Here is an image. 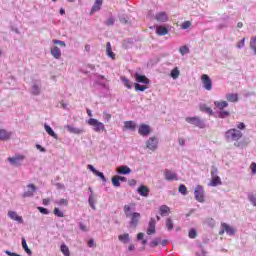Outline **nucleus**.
Instances as JSON below:
<instances>
[{
	"instance_id": "1",
	"label": "nucleus",
	"mask_w": 256,
	"mask_h": 256,
	"mask_svg": "<svg viewBox=\"0 0 256 256\" xmlns=\"http://www.w3.org/2000/svg\"><path fill=\"white\" fill-rule=\"evenodd\" d=\"M245 123L239 122L237 124V128L229 129L225 132V139L229 143L234 142L235 147H241V143L239 141L243 138V130H245Z\"/></svg>"
},
{
	"instance_id": "2",
	"label": "nucleus",
	"mask_w": 256,
	"mask_h": 256,
	"mask_svg": "<svg viewBox=\"0 0 256 256\" xmlns=\"http://www.w3.org/2000/svg\"><path fill=\"white\" fill-rule=\"evenodd\" d=\"M87 123L90 125V127H94L95 133H101V131H105V124L99 122V120L95 118H90Z\"/></svg>"
},
{
	"instance_id": "3",
	"label": "nucleus",
	"mask_w": 256,
	"mask_h": 256,
	"mask_svg": "<svg viewBox=\"0 0 256 256\" xmlns=\"http://www.w3.org/2000/svg\"><path fill=\"white\" fill-rule=\"evenodd\" d=\"M157 147H159V139L157 137L152 136L146 141V149L157 151Z\"/></svg>"
},
{
	"instance_id": "4",
	"label": "nucleus",
	"mask_w": 256,
	"mask_h": 256,
	"mask_svg": "<svg viewBox=\"0 0 256 256\" xmlns=\"http://www.w3.org/2000/svg\"><path fill=\"white\" fill-rule=\"evenodd\" d=\"M8 161H9V163H11V165H14L15 167H20L21 163H23V161H25V155L16 154L13 157H9Z\"/></svg>"
},
{
	"instance_id": "5",
	"label": "nucleus",
	"mask_w": 256,
	"mask_h": 256,
	"mask_svg": "<svg viewBox=\"0 0 256 256\" xmlns=\"http://www.w3.org/2000/svg\"><path fill=\"white\" fill-rule=\"evenodd\" d=\"M201 82H202L204 89H206V91H211V89H213V80H211L209 75L203 74L201 76Z\"/></svg>"
},
{
	"instance_id": "6",
	"label": "nucleus",
	"mask_w": 256,
	"mask_h": 256,
	"mask_svg": "<svg viewBox=\"0 0 256 256\" xmlns=\"http://www.w3.org/2000/svg\"><path fill=\"white\" fill-rule=\"evenodd\" d=\"M194 195H195L196 201H198L199 203H203V201H205V194L203 191V186H201V185L196 186Z\"/></svg>"
},
{
	"instance_id": "7",
	"label": "nucleus",
	"mask_w": 256,
	"mask_h": 256,
	"mask_svg": "<svg viewBox=\"0 0 256 256\" xmlns=\"http://www.w3.org/2000/svg\"><path fill=\"white\" fill-rule=\"evenodd\" d=\"M186 122L190 123L191 125H195V127H199L200 129L205 128V123H203L201 119L197 116L187 117Z\"/></svg>"
},
{
	"instance_id": "8",
	"label": "nucleus",
	"mask_w": 256,
	"mask_h": 256,
	"mask_svg": "<svg viewBox=\"0 0 256 256\" xmlns=\"http://www.w3.org/2000/svg\"><path fill=\"white\" fill-rule=\"evenodd\" d=\"M221 227L222 229L219 231V235H224L225 233H227V235H235V229L229 224L221 223Z\"/></svg>"
},
{
	"instance_id": "9",
	"label": "nucleus",
	"mask_w": 256,
	"mask_h": 256,
	"mask_svg": "<svg viewBox=\"0 0 256 256\" xmlns=\"http://www.w3.org/2000/svg\"><path fill=\"white\" fill-rule=\"evenodd\" d=\"M138 133L142 137H147V135L151 134V126L147 124H141L138 128Z\"/></svg>"
},
{
	"instance_id": "10",
	"label": "nucleus",
	"mask_w": 256,
	"mask_h": 256,
	"mask_svg": "<svg viewBox=\"0 0 256 256\" xmlns=\"http://www.w3.org/2000/svg\"><path fill=\"white\" fill-rule=\"evenodd\" d=\"M141 219V213L133 212L130 214V225L131 227H136L139 225V220Z\"/></svg>"
},
{
	"instance_id": "11",
	"label": "nucleus",
	"mask_w": 256,
	"mask_h": 256,
	"mask_svg": "<svg viewBox=\"0 0 256 256\" xmlns=\"http://www.w3.org/2000/svg\"><path fill=\"white\" fill-rule=\"evenodd\" d=\"M164 177L166 181H179L177 174L169 169L164 170Z\"/></svg>"
},
{
	"instance_id": "12",
	"label": "nucleus",
	"mask_w": 256,
	"mask_h": 256,
	"mask_svg": "<svg viewBox=\"0 0 256 256\" xmlns=\"http://www.w3.org/2000/svg\"><path fill=\"white\" fill-rule=\"evenodd\" d=\"M87 169H89L90 171H92V173H94L96 175V177H100V179L104 182L107 183V178H105V175L103 174V172H99L97 169H95V167H93V165L89 164L87 166Z\"/></svg>"
},
{
	"instance_id": "13",
	"label": "nucleus",
	"mask_w": 256,
	"mask_h": 256,
	"mask_svg": "<svg viewBox=\"0 0 256 256\" xmlns=\"http://www.w3.org/2000/svg\"><path fill=\"white\" fill-rule=\"evenodd\" d=\"M155 20L158 21V23H167V21H169V16H167L166 12H158L155 15Z\"/></svg>"
},
{
	"instance_id": "14",
	"label": "nucleus",
	"mask_w": 256,
	"mask_h": 256,
	"mask_svg": "<svg viewBox=\"0 0 256 256\" xmlns=\"http://www.w3.org/2000/svg\"><path fill=\"white\" fill-rule=\"evenodd\" d=\"M27 188L29 190L24 192L22 197H33V195H35V191H37V187L35 186V184H28Z\"/></svg>"
},
{
	"instance_id": "15",
	"label": "nucleus",
	"mask_w": 256,
	"mask_h": 256,
	"mask_svg": "<svg viewBox=\"0 0 256 256\" xmlns=\"http://www.w3.org/2000/svg\"><path fill=\"white\" fill-rule=\"evenodd\" d=\"M134 77L137 83H143L144 85H149V78H147V76L136 73Z\"/></svg>"
},
{
	"instance_id": "16",
	"label": "nucleus",
	"mask_w": 256,
	"mask_h": 256,
	"mask_svg": "<svg viewBox=\"0 0 256 256\" xmlns=\"http://www.w3.org/2000/svg\"><path fill=\"white\" fill-rule=\"evenodd\" d=\"M133 211H135V203H130L124 206V213L126 217H131V215H133Z\"/></svg>"
},
{
	"instance_id": "17",
	"label": "nucleus",
	"mask_w": 256,
	"mask_h": 256,
	"mask_svg": "<svg viewBox=\"0 0 256 256\" xmlns=\"http://www.w3.org/2000/svg\"><path fill=\"white\" fill-rule=\"evenodd\" d=\"M155 225V218H151L147 229V235H154V233L157 232V230L155 229Z\"/></svg>"
},
{
	"instance_id": "18",
	"label": "nucleus",
	"mask_w": 256,
	"mask_h": 256,
	"mask_svg": "<svg viewBox=\"0 0 256 256\" xmlns=\"http://www.w3.org/2000/svg\"><path fill=\"white\" fill-rule=\"evenodd\" d=\"M11 135H13V133L5 129H0V141H9V139H11Z\"/></svg>"
},
{
	"instance_id": "19",
	"label": "nucleus",
	"mask_w": 256,
	"mask_h": 256,
	"mask_svg": "<svg viewBox=\"0 0 256 256\" xmlns=\"http://www.w3.org/2000/svg\"><path fill=\"white\" fill-rule=\"evenodd\" d=\"M137 129V124L134 121L124 122V131H135Z\"/></svg>"
},
{
	"instance_id": "20",
	"label": "nucleus",
	"mask_w": 256,
	"mask_h": 256,
	"mask_svg": "<svg viewBox=\"0 0 256 256\" xmlns=\"http://www.w3.org/2000/svg\"><path fill=\"white\" fill-rule=\"evenodd\" d=\"M8 217H10L12 221H17V223H23V217L19 216L15 211H9Z\"/></svg>"
},
{
	"instance_id": "21",
	"label": "nucleus",
	"mask_w": 256,
	"mask_h": 256,
	"mask_svg": "<svg viewBox=\"0 0 256 256\" xmlns=\"http://www.w3.org/2000/svg\"><path fill=\"white\" fill-rule=\"evenodd\" d=\"M118 175H129L131 173V168L129 166L121 165L117 168Z\"/></svg>"
},
{
	"instance_id": "22",
	"label": "nucleus",
	"mask_w": 256,
	"mask_h": 256,
	"mask_svg": "<svg viewBox=\"0 0 256 256\" xmlns=\"http://www.w3.org/2000/svg\"><path fill=\"white\" fill-rule=\"evenodd\" d=\"M159 213L161 217H167V215L171 213V208H169L167 205H161L159 207Z\"/></svg>"
},
{
	"instance_id": "23",
	"label": "nucleus",
	"mask_w": 256,
	"mask_h": 256,
	"mask_svg": "<svg viewBox=\"0 0 256 256\" xmlns=\"http://www.w3.org/2000/svg\"><path fill=\"white\" fill-rule=\"evenodd\" d=\"M51 55L54 57V59H61V49L57 46H53L50 49Z\"/></svg>"
},
{
	"instance_id": "24",
	"label": "nucleus",
	"mask_w": 256,
	"mask_h": 256,
	"mask_svg": "<svg viewBox=\"0 0 256 256\" xmlns=\"http://www.w3.org/2000/svg\"><path fill=\"white\" fill-rule=\"evenodd\" d=\"M214 105L216 108L219 109V111H223L225 107H229V103L225 100L222 101H214Z\"/></svg>"
},
{
	"instance_id": "25",
	"label": "nucleus",
	"mask_w": 256,
	"mask_h": 256,
	"mask_svg": "<svg viewBox=\"0 0 256 256\" xmlns=\"http://www.w3.org/2000/svg\"><path fill=\"white\" fill-rule=\"evenodd\" d=\"M102 5H103V0H96L94 2V5L92 6L91 15H93V13H97V11H100Z\"/></svg>"
},
{
	"instance_id": "26",
	"label": "nucleus",
	"mask_w": 256,
	"mask_h": 256,
	"mask_svg": "<svg viewBox=\"0 0 256 256\" xmlns=\"http://www.w3.org/2000/svg\"><path fill=\"white\" fill-rule=\"evenodd\" d=\"M169 33V29L165 26H157L156 27V34H158L160 37H163Z\"/></svg>"
},
{
	"instance_id": "27",
	"label": "nucleus",
	"mask_w": 256,
	"mask_h": 256,
	"mask_svg": "<svg viewBox=\"0 0 256 256\" xmlns=\"http://www.w3.org/2000/svg\"><path fill=\"white\" fill-rule=\"evenodd\" d=\"M138 193L141 195V197H149V188L145 185H141L138 188Z\"/></svg>"
},
{
	"instance_id": "28",
	"label": "nucleus",
	"mask_w": 256,
	"mask_h": 256,
	"mask_svg": "<svg viewBox=\"0 0 256 256\" xmlns=\"http://www.w3.org/2000/svg\"><path fill=\"white\" fill-rule=\"evenodd\" d=\"M66 129H67V131H69V133H73L74 135H81V133H83V129L76 128L71 125H67Z\"/></svg>"
},
{
	"instance_id": "29",
	"label": "nucleus",
	"mask_w": 256,
	"mask_h": 256,
	"mask_svg": "<svg viewBox=\"0 0 256 256\" xmlns=\"http://www.w3.org/2000/svg\"><path fill=\"white\" fill-rule=\"evenodd\" d=\"M106 54L110 57V59L115 60V54L113 52V48L111 47V42L106 43Z\"/></svg>"
},
{
	"instance_id": "30",
	"label": "nucleus",
	"mask_w": 256,
	"mask_h": 256,
	"mask_svg": "<svg viewBox=\"0 0 256 256\" xmlns=\"http://www.w3.org/2000/svg\"><path fill=\"white\" fill-rule=\"evenodd\" d=\"M223 182H221V178L219 176H212V179L210 181L211 187H217L218 185H222Z\"/></svg>"
},
{
	"instance_id": "31",
	"label": "nucleus",
	"mask_w": 256,
	"mask_h": 256,
	"mask_svg": "<svg viewBox=\"0 0 256 256\" xmlns=\"http://www.w3.org/2000/svg\"><path fill=\"white\" fill-rule=\"evenodd\" d=\"M44 129H45L46 133H48V135H50V137L57 139V134L55 133V131H53V128H51V126L45 124Z\"/></svg>"
},
{
	"instance_id": "32",
	"label": "nucleus",
	"mask_w": 256,
	"mask_h": 256,
	"mask_svg": "<svg viewBox=\"0 0 256 256\" xmlns=\"http://www.w3.org/2000/svg\"><path fill=\"white\" fill-rule=\"evenodd\" d=\"M226 99L230 103H237V101H239V96L237 94H227Z\"/></svg>"
},
{
	"instance_id": "33",
	"label": "nucleus",
	"mask_w": 256,
	"mask_h": 256,
	"mask_svg": "<svg viewBox=\"0 0 256 256\" xmlns=\"http://www.w3.org/2000/svg\"><path fill=\"white\" fill-rule=\"evenodd\" d=\"M166 228L168 231H173L175 229V224H173V220L171 218L166 219Z\"/></svg>"
},
{
	"instance_id": "34",
	"label": "nucleus",
	"mask_w": 256,
	"mask_h": 256,
	"mask_svg": "<svg viewBox=\"0 0 256 256\" xmlns=\"http://www.w3.org/2000/svg\"><path fill=\"white\" fill-rule=\"evenodd\" d=\"M60 251L61 253H63L64 256H71V252H69V247H67V245L62 244L60 246Z\"/></svg>"
},
{
	"instance_id": "35",
	"label": "nucleus",
	"mask_w": 256,
	"mask_h": 256,
	"mask_svg": "<svg viewBox=\"0 0 256 256\" xmlns=\"http://www.w3.org/2000/svg\"><path fill=\"white\" fill-rule=\"evenodd\" d=\"M22 247L27 255H32L31 249H29V246H27V241L25 240V238H22Z\"/></svg>"
},
{
	"instance_id": "36",
	"label": "nucleus",
	"mask_w": 256,
	"mask_h": 256,
	"mask_svg": "<svg viewBox=\"0 0 256 256\" xmlns=\"http://www.w3.org/2000/svg\"><path fill=\"white\" fill-rule=\"evenodd\" d=\"M200 111H205L206 113L213 115V109L205 104L200 106Z\"/></svg>"
},
{
	"instance_id": "37",
	"label": "nucleus",
	"mask_w": 256,
	"mask_h": 256,
	"mask_svg": "<svg viewBox=\"0 0 256 256\" xmlns=\"http://www.w3.org/2000/svg\"><path fill=\"white\" fill-rule=\"evenodd\" d=\"M119 241L122 243H129V234L125 233L118 236Z\"/></svg>"
},
{
	"instance_id": "38",
	"label": "nucleus",
	"mask_w": 256,
	"mask_h": 256,
	"mask_svg": "<svg viewBox=\"0 0 256 256\" xmlns=\"http://www.w3.org/2000/svg\"><path fill=\"white\" fill-rule=\"evenodd\" d=\"M121 81H122V83H124V85L127 87V89H132L133 83H131V81H129V79H127L126 77H122Z\"/></svg>"
},
{
	"instance_id": "39",
	"label": "nucleus",
	"mask_w": 256,
	"mask_h": 256,
	"mask_svg": "<svg viewBox=\"0 0 256 256\" xmlns=\"http://www.w3.org/2000/svg\"><path fill=\"white\" fill-rule=\"evenodd\" d=\"M171 77L172 79H178L179 78V75H181V72L179 71L178 68H174L172 71H171Z\"/></svg>"
},
{
	"instance_id": "40",
	"label": "nucleus",
	"mask_w": 256,
	"mask_h": 256,
	"mask_svg": "<svg viewBox=\"0 0 256 256\" xmlns=\"http://www.w3.org/2000/svg\"><path fill=\"white\" fill-rule=\"evenodd\" d=\"M179 53H180L181 55H187V54H189V53H190L189 47H187V45L180 47V48H179Z\"/></svg>"
},
{
	"instance_id": "41",
	"label": "nucleus",
	"mask_w": 256,
	"mask_h": 256,
	"mask_svg": "<svg viewBox=\"0 0 256 256\" xmlns=\"http://www.w3.org/2000/svg\"><path fill=\"white\" fill-rule=\"evenodd\" d=\"M250 49L254 50L256 55V36L252 37L250 40Z\"/></svg>"
},
{
	"instance_id": "42",
	"label": "nucleus",
	"mask_w": 256,
	"mask_h": 256,
	"mask_svg": "<svg viewBox=\"0 0 256 256\" xmlns=\"http://www.w3.org/2000/svg\"><path fill=\"white\" fill-rule=\"evenodd\" d=\"M112 185L114 187H121V182L119 180V178L116 176L112 177Z\"/></svg>"
},
{
	"instance_id": "43",
	"label": "nucleus",
	"mask_w": 256,
	"mask_h": 256,
	"mask_svg": "<svg viewBox=\"0 0 256 256\" xmlns=\"http://www.w3.org/2000/svg\"><path fill=\"white\" fill-rule=\"evenodd\" d=\"M134 87H135V91H145V90H147L146 85H141L139 83H135Z\"/></svg>"
},
{
	"instance_id": "44",
	"label": "nucleus",
	"mask_w": 256,
	"mask_h": 256,
	"mask_svg": "<svg viewBox=\"0 0 256 256\" xmlns=\"http://www.w3.org/2000/svg\"><path fill=\"white\" fill-rule=\"evenodd\" d=\"M188 237L189 239L197 238V230H195L194 228L190 229V231L188 232Z\"/></svg>"
},
{
	"instance_id": "45",
	"label": "nucleus",
	"mask_w": 256,
	"mask_h": 256,
	"mask_svg": "<svg viewBox=\"0 0 256 256\" xmlns=\"http://www.w3.org/2000/svg\"><path fill=\"white\" fill-rule=\"evenodd\" d=\"M229 115H231L229 111L220 110L218 117H220V119H225V117H229Z\"/></svg>"
},
{
	"instance_id": "46",
	"label": "nucleus",
	"mask_w": 256,
	"mask_h": 256,
	"mask_svg": "<svg viewBox=\"0 0 256 256\" xmlns=\"http://www.w3.org/2000/svg\"><path fill=\"white\" fill-rule=\"evenodd\" d=\"M178 191L182 195H187V186H185V184H181L178 188Z\"/></svg>"
},
{
	"instance_id": "47",
	"label": "nucleus",
	"mask_w": 256,
	"mask_h": 256,
	"mask_svg": "<svg viewBox=\"0 0 256 256\" xmlns=\"http://www.w3.org/2000/svg\"><path fill=\"white\" fill-rule=\"evenodd\" d=\"M88 203L92 209H95V197H93V195L89 197Z\"/></svg>"
},
{
	"instance_id": "48",
	"label": "nucleus",
	"mask_w": 256,
	"mask_h": 256,
	"mask_svg": "<svg viewBox=\"0 0 256 256\" xmlns=\"http://www.w3.org/2000/svg\"><path fill=\"white\" fill-rule=\"evenodd\" d=\"M54 215H56V217H65V214H63V212L60 211L59 208H54Z\"/></svg>"
},
{
	"instance_id": "49",
	"label": "nucleus",
	"mask_w": 256,
	"mask_h": 256,
	"mask_svg": "<svg viewBox=\"0 0 256 256\" xmlns=\"http://www.w3.org/2000/svg\"><path fill=\"white\" fill-rule=\"evenodd\" d=\"M191 25H192L191 21H184L181 25V29H189Z\"/></svg>"
},
{
	"instance_id": "50",
	"label": "nucleus",
	"mask_w": 256,
	"mask_h": 256,
	"mask_svg": "<svg viewBox=\"0 0 256 256\" xmlns=\"http://www.w3.org/2000/svg\"><path fill=\"white\" fill-rule=\"evenodd\" d=\"M37 209L40 213H42V215H49V210L47 208L39 206Z\"/></svg>"
},
{
	"instance_id": "51",
	"label": "nucleus",
	"mask_w": 256,
	"mask_h": 256,
	"mask_svg": "<svg viewBox=\"0 0 256 256\" xmlns=\"http://www.w3.org/2000/svg\"><path fill=\"white\" fill-rule=\"evenodd\" d=\"M248 199H249V201L252 203V205H253L254 207H256V198H255V196H254L253 194H250V195L248 196Z\"/></svg>"
},
{
	"instance_id": "52",
	"label": "nucleus",
	"mask_w": 256,
	"mask_h": 256,
	"mask_svg": "<svg viewBox=\"0 0 256 256\" xmlns=\"http://www.w3.org/2000/svg\"><path fill=\"white\" fill-rule=\"evenodd\" d=\"M58 205H64V207H67L69 205V201L67 199H61L57 202Z\"/></svg>"
},
{
	"instance_id": "53",
	"label": "nucleus",
	"mask_w": 256,
	"mask_h": 256,
	"mask_svg": "<svg viewBox=\"0 0 256 256\" xmlns=\"http://www.w3.org/2000/svg\"><path fill=\"white\" fill-rule=\"evenodd\" d=\"M106 25L108 27H111V26L115 25V19L114 18H108V20L106 21Z\"/></svg>"
},
{
	"instance_id": "54",
	"label": "nucleus",
	"mask_w": 256,
	"mask_h": 256,
	"mask_svg": "<svg viewBox=\"0 0 256 256\" xmlns=\"http://www.w3.org/2000/svg\"><path fill=\"white\" fill-rule=\"evenodd\" d=\"M54 45H60V47H65V41L53 40Z\"/></svg>"
},
{
	"instance_id": "55",
	"label": "nucleus",
	"mask_w": 256,
	"mask_h": 256,
	"mask_svg": "<svg viewBox=\"0 0 256 256\" xmlns=\"http://www.w3.org/2000/svg\"><path fill=\"white\" fill-rule=\"evenodd\" d=\"M245 47V38H243L240 42L237 43L238 49H243Z\"/></svg>"
},
{
	"instance_id": "56",
	"label": "nucleus",
	"mask_w": 256,
	"mask_h": 256,
	"mask_svg": "<svg viewBox=\"0 0 256 256\" xmlns=\"http://www.w3.org/2000/svg\"><path fill=\"white\" fill-rule=\"evenodd\" d=\"M160 243L159 239H154L152 240V242L150 243V247H157Z\"/></svg>"
},
{
	"instance_id": "57",
	"label": "nucleus",
	"mask_w": 256,
	"mask_h": 256,
	"mask_svg": "<svg viewBox=\"0 0 256 256\" xmlns=\"http://www.w3.org/2000/svg\"><path fill=\"white\" fill-rule=\"evenodd\" d=\"M250 169H251L252 175H255L256 174V163L255 162H252Z\"/></svg>"
},
{
	"instance_id": "58",
	"label": "nucleus",
	"mask_w": 256,
	"mask_h": 256,
	"mask_svg": "<svg viewBox=\"0 0 256 256\" xmlns=\"http://www.w3.org/2000/svg\"><path fill=\"white\" fill-rule=\"evenodd\" d=\"M128 184L130 185V187H135L137 185V180L131 179L128 181Z\"/></svg>"
},
{
	"instance_id": "59",
	"label": "nucleus",
	"mask_w": 256,
	"mask_h": 256,
	"mask_svg": "<svg viewBox=\"0 0 256 256\" xmlns=\"http://www.w3.org/2000/svg\"><path fill=\"white\" fill-rule=\"evenodd\" d=\"M88 247H95V240L90 239V240L88 241Z\"/></svg>"
},
{
	"instance_id": "60",
	"label": "nucleus",
	"mask_w": 256,
	"mask_h": 256,
	"mask_svg": "<svg viewBox=\"0 0 256 256\" xmlns=\"http://www.w3.org/2000/svg\"><path fill=\"white\" fill-rule=\"evenodd\" d=\"M79 227H80L81 231H87V226H85V224L80 223Z\"/></svg>"
},
{
	"instance_id": "61",
	"label": "nucleus",
	"mask_w": 256,
	"mask_h": 256,
	"mask_svg": "<svg viewBox=\"0 0 256 256\" xmlns=\"http://www.w3.org/2000/svg\"><path fill=\"white\" fill-rule=\"evenodd\" d=\"M215 175H217V168L213 167L211 171V177H216Z\"/></svg>"
},
{
	"instance_id": "62",
	"label": "nucleus",
	"mask_w": 256,
	"mask_h": 256,
	"mask_svg": "<svg viewBox=\"0 0 256 256\" xmlns=\"http://www.w3.org/2000/svg\"><path fill=\"white\" fill-rule=\"evenodd\" d=\"M50 199L49 198H44L43 200H42V203H43V205H49V203H50Z\"/></svg>"
},
{
	"instance_id": "63",
	"label": "nucleus",
	"mask_w": 256,
	"mask_h": 256,
	"mask_svg": "<svg viewBox=\"0 0 256 256\" xmlns=\"http://www.w3.org/2000/svg\"><path fill=\"white\" fill-rule=\"evenodd\" d=\"M36 148L41 151L42 153H45V148H43L41 145L37 144Z\"/></svg>"
},
{
	"instance_id": "64",
	"label": "nucleus",
	"mask_w": 256,
	"mask_h": 256,
	"mask_svg": "<svg viewBox=\"0 0 256 256\" xmlns=\"http://www.w3.org/2000/svg\"><path fill=\"white\" fill-rule=\"evenodd\" d=\"M117 178L119 179V181L121 182H125V181H127V178L126 177H124V176H119V175H117Z\"/></svg>"
}]
</instances>
